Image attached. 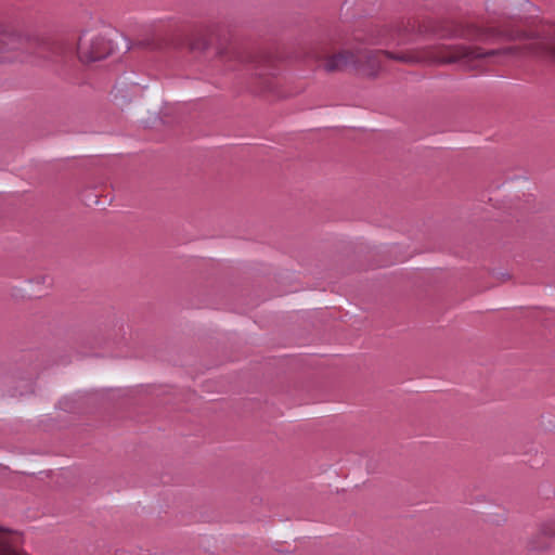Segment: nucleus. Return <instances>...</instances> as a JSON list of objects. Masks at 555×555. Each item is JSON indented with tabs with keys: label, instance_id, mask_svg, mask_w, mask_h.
Wrapping results in <instances>:
<instances>
[{
	"label": "nucleus",
	"instance_id": "7",
	"mask_svg": "<svg viewBox=\"0 0 555 555\" xmlns=\"http://www.w3.org/2000/svg\"><path fill=\"white\" fill-rule=\"evenodd\" d=\"M274 75H275V69L271 66V64L260 66L256 72V76L259 77L260 79H263L264 82H267L268 76L272 77Z\"/></svg>",
	"mask_w": 555,
	"mask_h": 555
},
{
	"label": "nucleus",
	"instance_id": "8",
	"mask_svg": "<svg viewBox=\"0 0 555 555\" xmlns=\"http://www.w3.org/2000/svg\"><path fill=\"white\" fill-rule=\"evenodd\" d=\"M540 533L543 537H555V522H548L542 526Z\"/></svg>",
	"mask_w": 555,
	"mask_h": 555
},
{
	"label": "nucleus",
	"instance_id": "1",
	"mask_svg": "<svg viewBox=\"0 0 555 555\" xmlns=\"http://www.w3.org/2000/svg\"><path fill=\"white\" fill-rule=\"evenodd\" d=\"M532 53L555 57V42L534 39L524 47H511L503 50H483L479 47L464 44H435L401 51H351L343 50L324 59L327 72L353 67L362 75L375 76L385 59L404 64H451L461 63L469 66L486 64L498 55Z\"/></svg>",
	"mask_w": 555,
	"mask_h": 555
},
{
	"label": "nucleus",
	"instance_id": "5",
	"mask_svg": "<svg viewBox=\"0 0 555 555\" xmlns=\"http://www.w3.org/2000/svg\"><path fill=\"white\" fill-rule=\"evenodd\" d=\"M0 555H29L24 551H18L11 545V535L9 532L0 529Z\"/></svg>",
	"mask_w": 555,
	"mask_h": 555
},
{
	"label": "nucleus",
	"instance_id": "2",
	"mask_svg": "<svg viewBox=\"0 0 555 555\" xmlns=\"http://www.w3.org/2000/svg\"><path fill=\"white\" fill-rule=\"evenodd\" d=\"M436 36L440 39L462 38L467 40L491 41L496 38L515 39L519 33L496 27L482 28L475 24L409 17L395 24L372 28L366 42L376 46L400 47L409 43L412 35Z\"/></svg>",
	"mask_w": 555,
	"mask_h": 555
},
{
	"label": "nucleus",
	"instance_id": "6",
	"mask_svg": "<svg viewBox=\"0 0 555 555\" xmlns=\"http://www.w3.org/2000/svg\"><path fill=\"white\" fill-rule=\"evenodd\" d=\"M188 46L192 51H204L208 47V41L202 34H195L189 39Z\"/></svg>",
	"mask_w": 555,
	"mask_h": 555
},
{
	"label": "nucleus",
	"instance_id": "9",
	"mask_svg": "<svg viewBox=\"0 0 555 555\" xmlns=\"http://www.w3.org/2000/svg\"><path fill=\"white\" fill-rule=\"evenodd\" d=\"M167 44H168V42L163 38V34L162 33H159L157 35V38H155L153 40V42L151 43V46L153 48H163L164 46H167Z\"/></svg>",
	"mask_w": 555,
	"mask_h": 555
},
{
	"label": "nucleus",
	"instance_id": "4",
	"mask_svg": "<svg viewBox=\"0 0 555 555\" xmlns=\"http://www.w3.org/2000/svg\"><path fill=\"white\" fill-rule=\"evenodd\" d=\"M77 49L80 61L90 63L106 57L112 43L100 34L86 33L79 38Z\"/></svg>",
	"mask_w": 555,
	"mask_h": 555
},
{
	"label": "nucleus",
	"instance_id": "3",
	"mask_svg": "<svg viewBox=\"0 0 555 555\" xmlns=\"http://www.w3.org/2000/svg\"><path fill=\"white\" fill-rule=\"evenodd\" d=\"M41 44L42 40L37 35L13 25L0 26L1 62H25Z\"/></svg>",
	"mask_w": 555,
	"mask_h": 555
},
{
	"label": "nucleus",
	"instance_id": "10",
	"mask_svg": "<svg viewBox=\"0 0 555 555\" xmlns=\"http://www.w3.org/2000/svg\"><path fill=\"white\" fill-rule=\"evenodd\" d=\"M40 280L43 284H51L52 282L51 278L49 276H41Z\"/></svg>",
	"mask_w": 555,
	"mask_h": 555
}]
</instances>
